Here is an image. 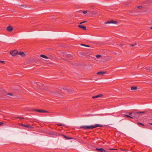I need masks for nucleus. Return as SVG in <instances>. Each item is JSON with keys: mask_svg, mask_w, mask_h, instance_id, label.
Instances as JSON below:
<instances>
[{"mask_svg": "<svg viewBox=\"0 0 152 152\" xmlns=\"http://www.w3.org/2000/svg\"><path fill=\"white\" fill-rule=\"evenodd\" d=\"M3 124V123L0 122V126H1Z\"/></svg>", "mask_w": 152, "mask_h": 152, "instance_id": "c756f323", "label": "nucleus"}, {"mask_svg": "<svg viewBox=\"0 0 152 152\" xmlns=\"http://www.w3.org/2000/svg\"><path fill=\"white\" fill-rule=\"evenodd\" d=\"M113 149H113V148H112V149H110V150H113Z\"/></svg>", "mask_w": 152, "mask_h": 152, "instance_id": "c9c22d12", "label": "nucleus"}, {"mask_svg": "<svg viewBox=\"0 0 152 152\" xmlns=\"http://www.w3.org/2000/svg\"><path fill=\"white\" fill-rule=\"evenodd\" d=\"M137 45V43H135L134 44H132L131 45V46L132 47H134Z\"/></svg>", "mask_w": 152, "mask_h": 152, "instance_id": "4be33fe9", "label": "nucleus"}, {"mask_svg": "<svg viewBox=\"0 0 152 152\" xmlns=\"http://www.w3.org/2000/svg\"><path fill=\"white\" fill-rule=\"evenodd\" d=\"M18 54L22 56H23L24 55V53L23 52H20L18 53Z\"/></svg>", "mask_w": 152, "mask_h": 152, "instance_id": "f8f14e48", "label": "nucleus"}, {"mask_svg": "<svg viewBox=\"0 0 152 152\" xmlns=\"http://www.w3.org/2000/svg\"><path fill=\"white\" fill-rule=\"evenodd\" d=\"M138 124H140L141 125H143V126H144V124L142 123H138Z\"/></svg>", "mask_w": 152, "mask_h": 152, "instance_id": "c85d7f7f", "label": "nucleus"}, {"mask_svg": "<svg viewBox=\"0 0 152 152\" xmlns=\"http://www.w3.org/2000/svg\"><path fill=\"white\" fill-rule=\"evenodd\" d=\"M125 116H126V117H130V118H133V117H132V116H129V115H125Z\"/></svg>", "mask_w": 152, "mask_h": 152, "instance_id": "aec40b11", "label": "nucleus"}, {"mask_svg": "<svg viewBox=\"0 0 152 152\" xmlns=\"http://www.w3.org/2000/svg\"><path fill=\"white\" fill-rule=\"evenodd\" d=\"M22 126H23L26 127H28V126L27 125H25V124H22Z\"/></svg>", "mask_w": 152, "mask_h": 152, "instance_id": "412c9836", "label": "nucleus"}, {"mask_svg": "<svg viewBox=\"0 0 152 152\" xmlns=\"http://www.w3.org/2000/svg\"><path fill=\"white\" fill-rule=\"evenodd\" d=\"M102 96V94H99V95H96V96H93L92 97L93 98L95 99V98H96L101 97Z\"/></svg>", "mask_w": 152, "mask_h": 152, "instance_id": "9b49d317", "label": "nucleus"}, {"mask_svg": "<svg viewBox=\"0 0 152 152\" xmlns=\"http://www.w3.org/2000/svg\"><path fill=\"white\" fill-rule=\"evenodd\" d=\"M117 22L113 20H111L110 21H107L104 23V24H106L107 23H116Z\"/></svg>", "mask_w": 152, "mask_h": 152, "instance_id": "20e7f679", "label": "nucleus"}, {"mask_svg": "<svg viewBox=\"0 0 152 152\" xmlns=\"http://www.w3.org/2000/svg\"><path fill=\"white\" fill-rule=\"evenodd\" d=\"M102 125L99 124H96L95 125L87 126V129H92L97 127H102Z\"/></svg>", "mask_w": 152, "mask_h": 152, "instance_id": "f257e3e1", "label": "nucleus"}, {"mask_svg": "<svg viewBox=\"0 0 152 152\" xmlns=\"http://www.w3.org/2000/svg\"><path fill=\"white\" fill-rule=\"evenodd\" d=\"M86 22V21H84V22H82L80 23V24H83V23H85V22Z\"/></svg>", "mask_w": 152, "mask_h": 152, "instance_id": "bb28decb", "label": "nucleus"}, {"mask_svg": "<svg viewBox=\"0 0 152 152\" xmlns=\"http://www.w3.org/2000/svg\"><path fill=\"white\" fill-rule=\"evenodd\" d=\"M78 27H79L85 30H86V27L85 26H83L80 25H79L78 26Z\"/></svg>", "mask_w": 152, "mask_h": 152, "instance_id": "0eeeda50", "label": "nucleus"}, {"mask_svg": "<svg viewBox=\"0 0 152 152\" xmlns=\"http://www.w3.org/2000/svg\"><path fill=\"white\" fill-rule=\"evenodd\" d=\"M133 113H129V115H131L132 114H133Z\"/></svg>", "mask_w": 152, "mask_h": 152, "instance_id": "a878e982", "label": "nucleus"}, {"mask_svg": "<svg viewBox=\"0 0 152 152\" xmlns=\"http://www.w3.org/2000/svg\"><path fill=\"white\" fill-rule=\"evenodd\" d=\"M104 73H105V72H104L101 71V72H98L97 73V74H98V75H102L104 74Z\"/></svg>", "mask_w": 152, "mask_h": 152, "instance_id": "1a4fd4ad", "label": "nucleus"}, {"mask_svg": "<svg viewBox=\"0 0 152 152\" xmlns=\"http://www.w3.org/2000/svg\"><path fill=\"white\" fill-rule=\"evenodd\" d=\"M145 68L146 69V70L148 71H152V67H151L149 68L146 67Z\"/></svg>", "mask_w": 152, "mask_h": 152, "instance_id": "9d476101", "label": "nucleus"}, {"mask_svg": "<svg viewBox=\"0 0 152 152\" xmlns=\"http://www.w3.org/2000/svg\"><path fill=\"white\" fill-rule=\"evenodd\" d=\"M22 118L23 119L24 118L23 117H21V118Z\"/></svg>", "mask_w": 152, "mask_h": 152, "instance_id": "473e14b6", "label": "nucleus"}, {"mask_svg": "<svg viewBox=\"0 0 152 152\" xmlns=\"http://www.w3.org/2000/svg\"><path fill=\"white\" fill-rule=\"evenodd\" d=\"M20 6L23 8H24L26 7V6H25V5H20Z\"/></svg>", "mask_w": 152, "mask_h": 152, "instance_id": "6ab92c4d", "label": "nucleus"}, {"mask_svg": "<svg viewBox=\"0 0 152 152\" xmlns=\"http://www.w3.org/2000/svg\"><path fill=\"white\" fill-rule=\"evenodd\" d=\"M150 124H151V125H152V123H150Z\"/></svg>", "mask_w": 152, "mask_h": 152, "instance_id": "72a5a7b5", "label": "nucleus"}, {"mask_svg": "<svg viewBox=\"0 0 152 152\" xmlns=\"http://www.w3.org/2000/svg\"><path fill=\"white\" fill-rule=\"evenodd\" d=\"M101 55H97L96 56V57L97 58H98L101 57Z\"/></svg>", "mask_w": 152, "mask_h": 152, "instance_id": "a211bd4d", "label": "nucleus"}, {"mask_svg": "<svg viewBox=\"0 0 152 152\" xmlns=\"http://www.w3.org/2000/svg\"><path fill=\"white\" fill-rule=\"evenodd\" d=\"M40 56L43 58H44L46 59H48V58L45 55H43V54H41L40 55Z\"/></svg>", "mask_w": 152, "mask_h": 152, "instance_id": "4468645a", "label": "nucleus"}, {"mask_svg": "<svg viewBox=\"0 0 152 152\" xmlns=\"http://www.w3.org/2000/svg\"><path fill=\"white\" fill-rule=\"evenodd\" d=\"M64 137L66 139H72L71 138H70V137H67L66 136L64 135Z\"/></svg>", "mask_w": 152, "mask_h": 152, "instance_id": "dca6fc26", "label": "nucleus"}, {"mask_svg": "<svg viewBox=\"0 0 152 152\" xmlns=\"http://www.w3.org/2000/svg\"><path fill=\"white\" fill-rule=\"evenodd\" d=\"M144 112H139L135 113H133V115H132V117L134 118V117H135L136 118H137L139 117V114L140 113H143Z\"/></svg>", "mask_w": 152, "mask_h": 152, "instance_id": "f03ea898", "label": "nucleus"}, {"mask_svg": "<svg viewBox=\"0 0 152 152\" xmlns=\"http://www.w3.org/2000/svg\"><path fill=\"white\" fill-rule=\"evenodd\" d=\"M81 45L83 46H85L88 47H90V46L89 45H85V44H81Z\"/></svg>", "mask_w": 152, "mask_h": 152, "instance_id": "f3484780", "label": "nucleus"}, {"mask_svg": "<svg viewBox=\"0 0 152 152\" xmlns=\"http://www.w3.org/2000/svg\"><path fill=\"white\" fill-rule=\"evenodd\" d=\"M0 62L2 63H4V61H0Z\"/></svg>", "mask_w": 152, "mask_h": 152, "instance_id": "7c9ffc66", "label": "nucleus"}, {"mask_svg": "<svg viewBox=\"0 0 152 152\" xmlns=\"http://www.w3.org/2000/svg\"><path fill=\"white\" fill-rule=\"evenodd\" d=\"M142 6H138L137 7V8L139 9H141L142 8Z\"/></svg>", "mask_w": 152, "mask_h": 152, "instance_id": "5701e85b", "label": "nucleus"}, {"mask_svg": "<svg viewBox=\"0 0 152 152\" xmlns=\"http://www.w3.org/2000/svg\"><path fill=\"white\" fill-rule=\"evenodd\" d=\"M28 128H31L32 127L31 126H28Z\"/></svg>", "mask_w": 152, "mask_h": 152, "instance_id": "2f4dec72", "label": "nucleus"}, {"mask_svg": "<svg viewBox=\"0 0 152 152\" xmlns=\"http://www.w3.org/2000/svg\"><path fill=\"white\" fill-rule=\"evenodd\" d=\"M18 53V51L16 50L13 51H12L10 52V54L13 56L16 55Z\"/></svg>", "mask_w": 152, "mask_h": 152, "instance_id": "7ed1b4c3", "label": "nucleus"}, {"mask_svg": "<svg viewBox=\"0 0 152 152\" xmlns=\"http://www.w3.org/2000/svg\"><path fill=\"white\" fill-rule=\"evenodd\" d=\"M83 13L84 14H86L87 13V12L86 11H84L83 12Z\"/></svg>", "mask_w": 152, "mask_h": 152, "instance_id": "393cba45", "label": "nucleus"}, {"mask_svg": "<svg viewBox=\"0 0 152 152\" xmlns=\"http://www.w3.org/2000/svg\"><path fill=\"white\" fill-rule=\"evenodd\" d=\"M81 128H82L84 129H87V126H81Z\"/></svg>", "mask_w": 152, "mask_h": 152, "instance_id": "2eb2a0df", "label": "nucleus"}, {"mask_svg": "<svg viewBox=\"0 0 152 152\" xmlns=\"http://www.w3.org/2000/svg\"><path fill=\"white\" fill-rule=\"evenodd\" d=\"M96 150L99 151L100 152H106V151L104 150V149L102 148H96Z\"/></svg>", "mask_w": 152, "mask_h": 152, "instance_id": "423d86ee", "label": "nucleus"}, {"mask_svg": "<svg viewBox=\"0 0 152 152\" xmlns=\"http://www.w3.org/2000/svg\"><path fill=\"white\" fill-rule=\"evenodd\" d=\"M58 125L59 126H64V124H58Z\"/></svg>", "mask_w": 152, "mask_h": 152, "instance_id": "cd10ccee", "label": "nucleus"}, {"mask_svg": "<svg viewBox=\"0 0 152 152\" xmlns=\"http://www.w3.org/2000/svg\"><path fill=\"white\" fill-rule=\"evenodd\" d=\"M137 89L136 86H132L131 87V89L132 91L136 90Z\"/></svg>", "mask_w": 152, "mask_h": 152, "instance_id": "ddd939ff", "label": "nucleus"}, {"mask_svg": "<svg viewBox=\"0 0 152 152\" xmlns=\"http://www.w3.org/2000/svg\"><path fill=\"white\" fill-rule=\"evenodd\" d=\"M35 111H37L40 113H44V112H47V111H44L42 110H34Z\"/></svg>", "mask_w": 152, "mask_h": 152, "instance_id": "6e6552de", "label": "nucleus"}, {"mask_svg": "<svg viewBox=\"0 0 152 152\" xmlns=\"http://www.w3.org/2000/svg\"><path fill=\"white\" fill-rule=\"evenodd\" d=\"M151 29H152V27H151Z\"/></svg>", "mask_w": 152, "mask_h": 152, "instance_id": "f704fd0d", "label": "nucleus"}, {"mask_svg": "<svg viewBox=\"0 0 152 152\" xmlns=\"http://www.w3.org/2000/svg\"><path fill=\"white\" fill-rule=\"evenodd\" d=\"M7 29L9 31H11L13 30V28L11 26H9L7 28Z\"/></svg>", "mask_w": 152, "mask_h": 152, "instance_id": "39448f33", "label": "nucleus"}, {"mask_svg": "<svg viewBox=\"0 0 152 152\" xmlns=\"http://www.w3.org/2000/svg\"><path fill=\"white\" fill-rule=\"evenodd\" d=\"M8 95H10V96H12V93H8Z\"/></svg>", "mask_w": 152, "mask_h": 152, "instance_id": "b1692460", "label": "nucleus"}]
</instances>
